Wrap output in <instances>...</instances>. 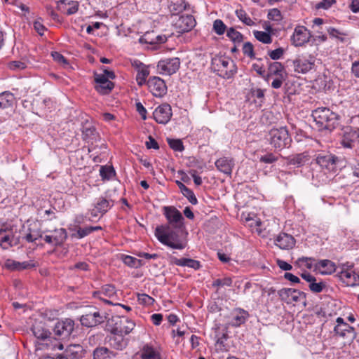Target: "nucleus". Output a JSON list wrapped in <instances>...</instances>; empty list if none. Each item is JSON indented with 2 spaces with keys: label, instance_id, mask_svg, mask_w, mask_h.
<instances>
[{
  "label": "nucleus",
  "instance_id": "obj_1",
  "mask_svg": "<svg viewBox=\"0 0 359 359\" xmlns=\"http://www.w3.org/2000/svg\"><path fill=\"white\" fill-rule=\"evenodd\" d=\"M312 117L320 130L331 131L338 124V115L327 107L313 110Z\"/></svg>",
  "mask_w": 359,
  "mask_h": 359
},
{
  "label": "nucleus",
  "instance_id": "obj_2",
  "mask_svg": "<svg viewBox=\"0 0 359 359\" xmlns=\"http://www.w3.org/2000/svg\"><path fill=\"white\" fill-rule=\"evenodd\" d=\"M169 226H158L155 230V236L163 245L172 249L182 250L185 244L180 239L179 236L174 231H167Z\"/></svg>",
  "mask_w": 359,
  "mask_h": 359
},
{
  "label": "nucleus",
  "instance_id": "obj_3",
  "mask_svg": "<svg viewBox=\"0 0 359 359\" xmlns=\"http://www.w3.org/2000/svg\"><path fill=\"white\" fill-rule=\"evenodd\" d=\"M270 144L276 149L282 150L288 147L292 141L285 127L272 128L269 132Z\"/></svg>",
  "mask_w": 359,
  "mask_h": 359
},
{
  "label": "nucleus",
  "instance_id": "obj_4",
  "mask_svg": "<svg viewBox=\"0 0 359 359\" xmlns=\"http://www.w3.org/2000/svg\"><path fill=\"white\" fill-rule=\"evenodd\" d=\"M316 58L311 54L298 55L292 62L294 71L297 74H306L315 68Z\"/></svg>",
  "mask_w": 359,
  "mask_h": 359
},
{
  "label": "nucleus",
  "instance_id": "obj_5",
  "mask_svg": "<svg viewBox=\"0 0 359 359\" xmlns=\"http://www.w3.org/2000/svg\"><path fill=\"white\" fill-rule=\"evenodd\" d=\"M337 325L334 332L336 335L345 340V343H351L356 337L354 327L350 326L341 317L337 318Z\"/></svg>",
  "mask_w": 359,
  "mask_h": 359
},
{
  "label": "nucleus",
  "instance_id": "obj_6",
  "mask_svg": "<svg viewBox=\"0 0 359 359\" xmlns=\"http://www.w3.org/2000/svg\"><path fill=\"white\" fill-rule=\"evenodd\" d=\"M114 206V201L104 197L96 199L93 208L90 210L93 217H100Z\"/></svg>",
  "mask_w": 359,
  "mask_h": 359
},
{
  "label": "nucleus",
  "instance_id": "obj_7",
  "mask_svg": "<svg viewBox=\"0 0 359 359\" xmlns=\"http://www.w3.org/2000/svg\"><path fill=\"white\" fill-rule=\"evenodd\" d=\"M196 25V20L191 15H184L176 17L173 21V26L178 33H184L191 31Z\"/></svg>",
  "mask_w": 359,
  "mask_h": 359
},
{
  "label": "nucleus",
  "instance_id": "obj_8",
  "mask_svg": "<svg viewBox=\"0 0 359 359\" xmlns=\"http://www.w3.org/2000/svg\"><path fill=\"white\" fill-rule=\"evenodd\" d=\"M180 67V60L178 57H172L161 60L158 62L157 68L159 72L165 75L175 74Z\"/></svg>",
  "mask_w": 359,
  "mask_h": 359
},
{
  "label": "nucleus",
  "instance_id": "obj_9",
  "mask_svg": "<svg viewBox=\"0 0 359 359\" xmlns=\"http://www.w3.org/2000/svg\"><path fill=\"white\" fill-rule=\"evenodd\" d=\"M163 212L168 224L173 228L180 229L182 226L184 218L177 208L172 206H165L163 208Z\"/></svg>",
  "mask_w": 359,
  "mask_h": 359
},
{
  "label": "nucleus",
  "instance_id": "obj_10",
  "mask_svg": "<svg viewBox=\"0 0 359 359\" xmlns=\"http://www.w3.org/2000/svg\"><path fill=\"white\" fill-rule=\"evenodd\" d=\"M212 64L216 71L224 73V76L229 78L236 72L235 69H231L229 71H228V67L229 65H231L232 68L234 67L233 61L229 58L224 57H215L212 59Z\"/></svg>",
  "mask_w": 359,
  "mask_h": 359
},
{
  "label": "nucleus",
  "instance_id": "obj_11",
  "mask_svg": "<svg viewBox=\"0 0 359 359\" xmlns=\"http://www.w3.org/2000/svg\"><path fill=\"white\" fill-rule=\"evenodd\" d=\"M281 300L287 304L297 302L305 299L304 292L292 288H283L278 292Z\"/></svg>",
  "mask_w": 359,
  "mask_h": 359
},
{
  "label": "nucleus",
  "instance_id": "obj_12",
  "mask_svg": "<svg viewBox=\"0 0 359 359\" xmlns=\"http://www.w3.org/2000/svg\"><path fill=\"white\" fill-rule=\"evenodd\" d=\"M149 91L156 97H161L167 92L166 85L163 79L157 76L149 79L147 82Z\"/></svg>",
  "mask_w": 359,
  "mask_h": 359
},
{
  "label": "nucleus",
  "instance_id": "obj_13",
  "mask_svg": "<svg viewBox=\"0 0 359 359\" xmlns=\"http://www.w3.org/2000/svg\"><path fill=\"white\" fill-rule=\"evenodd\" d=\"M172 115L171 107L167 103L159 105L153 113L154 120L160 124H166L170 120Z\"/></svg>",
  "mask_w": 359,
  "mask_h": 359
},
{
  "label": "nucleus",
  "instance_id": "obj_14",
  "mask_svg": "<svg viewBox=\"0 0 359 359\" xmlns=\"http://www.w3.org/2000/svg\"><path fill=\"white\" fill-rule=\"evenodd\" d=\"M311 35L309 29L304 26H297L291 37L292 43L294 46H301L307 43Z\"/></svg>",
  "mask_w": 359,
  "mask_h": 359
},
{
  "label": "nucleus",
  "instance_id": "obj_15",
  "mask_svg": "<svg viewBox=\"0 0 359 359\" xmlns=\"http://www.w3.org/2000/svg\"><path fill=\"white\" fill-rule=\"evenodd\" d=\"M248 312L243 309H235L228 317V325L232 327H239L249 318Z\"/></svg>",
  "mask_w": 359,
  "mask_h": 359
},
{
  "label": "nucleus",
  "instance_id": "obj_16",
  "mask_svg": "<svg viewBox=\"0 0 359 359\" xmlns=\"http://www.w3.org/2000/svg\"><path fill=\"white\" fill-rule=\"evenodd\" d=\"M112 331L123 335L128 334L134 329L135 324L126 317H116Z\"/></svg>",
  "mask_w": 359,
  "mask_h": 359
},
{
  "label": "nucleus",
  "instance_id": "obj_17",
  "mask_svg": "<svg viewBox=\"0 0 359 359\" xmlns=\"http://www.w3.org/2000/svg\"><path fill=\"white\" fill-rule=\"evenodd\" d=\"M337 161L338 158L330 154L318 155L316 158L317 164L328 172H335L337 170Z\"/></svg>",
  "mask_w": 359,
  "mask_h": 359
},
{
  "label": "nucleus",
  "instance_id": "obj_18",
  "mask_svg": "<svg viewBox=\"0 0 359 359\" xmlns=\"http://www.w3.org/2000/svg\"><path fill=\"white\" fill-rule=\"evenodd\" d=\"M80 321L83 326L88 327H95L102 323L103 316L100 315V313L97 310L94 309L93 311L82 315Z\"/></svg>",
  "mask_w": 359,
  "mask_h": 359
},
{
  "label": "nucleus",
  "instance_id": "obj_19",
  "mask_svg": "<svg viewBox=\"0 0 359 359\" xmlns=\"http://www.w3.org/2000/svg\"><path fill=\"white\" fill-rule=\"evenodd\" d=\"M358 139H359V129L346 128L341 137V144L344 148L352 149Z\"/></svg>",
  "mask_w": 359,
  "mask_h": 359
},
{
  "label": "nucleus",
  "instance_id": "obj_20",
  "mask_svg": "<svg viewBox=\"0 0 359 359\" xmlns=\"http://www.w3.org/2000/svg\"><path fill=\"white\" fill-rule=\"evenodd\" d=\"M338 276L347 286H356L359 285V275L353 268L343 269L338 273Z\"/></svg>",
  "mask_w": 359,
  "mask_h": 359
},
{
  "label": "nucleus",
  "instance_id": "obj_21",
  "mask_svg": "<svg viewBox=\"0 0 359 359\" xmlns=\"http://www.w3.org/2000/svg\"><path fill=\"white\" fill-rule=\"evenodd\" d=\"M74 325V323L72 319L66 318L56 323L54 327V332L59 337H67L73 331Z\"/></svg>",
  "mask_w": 359,
  "mask_h": 359
},
{
  "label": "nucleus",
  "instance_id": "obj_22",
  "mask_svg": "<svg viewBox=\"0 0 359 359\" xmlns=\"http://www.w3.org/2000/svg\"><path fill=\"white\" fill-rule=\"evenodd\" d=\"M276 246L282 250L292 249L295 245L294 237L286 233H279L274 240Z\"/></svg>",
  "mask_w": 359,
  "mask_h": 359
},
{
  "label": "nucleus",
  "instance_id": "obj_23",
  "mask_svg": "<svg viewBox=\"0 0 359 359\" xmlns=\"http://www.w3.org/2000/svg\"><path fill=\"white\" fill-rule=\"evenodd\" d=\"M128 343V339L125 338L123 334L116 333L111 330V334L109 337V346L116 350L124 349Z\"/></svg>",
  "mask_w": 359,
  "mask_h": 359
},
{
  "label": "nucleus",
  "instance_id": "obj_24",
  "mask_svg": "<svg viewBox=\"0 0 359 359\" xmlns=\"http://www.w3.org/2000/svg\"><path fill=\"white\" fill-rule=\"evenodd\" d=\"M96 90L103 95L108 94L114 88V83L105 78V75H95Z\"/></svg>",
  "mask_w": 359,
  "mask_h": 359
},
{
  "label": "nucleus",
  "instance_id": "obj_25",
  "mask_svg": "<svg viewBox=\"0 0 359 359\" xmlns=\"http://www.w3.org/2000/svg\"><path fill=\"white\" fill-rule=\"evenodd\" d=\"M57 6L64 13L69 15L78 11L79 2L73 0H61Z\"/></svg>",
  "mask_w": 359,
  "mask_h": 359
},
{
  "label": "nucleus",
  "instance_id": "obj_26",
  "mask_svg": "<svg viewBox=\"0 0 359 359\" xmlns=\"http://www.w3.org/2000/svg\"><path fill=\"white\" fill-rule=\"evenodd\" d=\"M335 270V264L328 259L320 260L317 262V265H316V271H318L321 274H331L334 272Z\"/></svg>",
  "mask_w": 359,
  "mask_h": 359
},
{
  "label": "nucleus",
  "instance_id": "obj_27",
  "mask_svg": "<svg viewBox=\"0 0 359 359\" xmlns=\"http://www.w3.org/2000/svg\"><path fill=\"white\" fill-rule=\"evenodd\" d=\"M133 65H135V67L137 69V73L136 75V81H137L138 85L142 86V85L145 84L147 83L146 79L149 74V71L148 69V67L145 65L142 64L140 62H137V61H135L134 62Z\"/></svg>",
  "mask_w": 359,
  "mask_h": 359
},
{
  "label": "nucleus",
  "instance_id": "obj_28",
  "mask_svg": "<svg viewBox=\"0 0 359 359\" xmlns=\"http://www.w3.org/2000/svg\"><path fill=\"white\" fill-rule=\"evenodd\" d=\"M217 168L227 175H230L232 172L233 163L231 159L228 158H220L215 162Z\"/></svg>",
  "mask_w": 359,
  "mask_h": 359
},
{
  "label": "nucleus",
  "instance_id": "obj_29",
  "mask_svg": "<svg viewBox=\"0 0 359 359\" xmlns=\"http://www.w3.org/2000/svg\"><path fill=\"white\" fill-rule=\"evenodd\" d=\"M171 262L177 266H187L194 269H198L201 267V264L198 261L189 258H176L172 257Z\"/></svg>",
  "mask_w": 359,
  "mask_h": 359
},
{
  "label": "nucleus",
  "instance_id": "obj_30",
  "mask_svg": "<svg viewBox=\"0 0 359 359\" xmlns=\"http://www.w3.org/2000/svg\"><path fill=\"white\" fill-rule=\"evenodd\" d=\"M140 357L142 359H161L160 353L149 344L143 346L141 349Z\"/></svg>",
  "mask_w": 359,
  "mask_h": 359
},
{
  "label": "nucleus",
  "instance_id": "obj_31",
  "mask_svg": "<svg viewBox=\"0 0 359 359\" xmlns=\"http://www.w3.org/2000/svg\"><path fill=\"white\" fill-rule=\"evenodd\" d=\"M32 331L34 337L39 339H46L50 336V331L41 323L34 324Z\"/></svg>",
  "mask_w": 359,
  "mask_h": 359
},
{
  "label": "nucleus",
  "instance_id": "obj_32",
  "mask_svg": "<svg viewBox=\"0 0 359 359\" xmlns=\"http://www.w3.org/2000/svg\"><path fill=\"white\" fill-rule=\"evenodd\" d=\"M309 160L306 153L297 154L291 155L287 158V163L290 165L300 167L304 165Z\"/></svg>",
  "mask_w": 359,
  "mask_h": 359
},
{
  "label": "nucleus",
  "instance_id": "obj_33",
  "mask_svg": "<svg viewBox=\"0 0 359 359\" xmlns=\"http://www.w3.org/2000/svg\"><path fill=\"white\" fill-rule=\"evenodd\" d=\"M146 43L150 44L163 43L167 41L165 35L156 34L154 32H147L144 35Z\"/></svg>",
  "mask_w": 359,
  "mask_h": 359
},
{
  "label": "nucleus",
  "instance_id": "obj_34",
  "mask_svg": "<svg viewBox=\"0 0 359 359\" xmlns=\"http://www.w3.org/2000/svg\"><path fill=\"white\" fill-rule=\"evenodd\" d=\"M284 72L283 65L279 62H272L269 65L268 68V78H271L273 76H283Z\"/></svg>",
  "mask_w": 359,
  "mask_h": 359
},
{
  "label": "nucleus",
  "instance_id": "obj_35",
  "mask_svg": "<svg viewBox=\"0 0 359 359\" xmlns=\"http://www.w3.org/2000/svg\"><path fill=\"white\" fill-rule=\"evenodd\" d=\"M176 184H177L182 194L189 200L191 204L196 205L198 203L196 197L190 189L187 188L182 182L178 180L176 181Z\"/></svg>",
  "mask_w": 359,
  "mask_h": 359
},
{
  "label": "nucleus",
  "instance_id": "obj_36",
  "mask_svg": "<svg viewBox=\"0 0 359 359\" xmlns=\"http://www.w3.org/2000/svg\"><path fill=\"white\" fill-rule=\"evenodd\" d=\"M296 264L302 269L305 268L307 269H313L316 271V265H317V262L313 258L302 257L297 260Z\"/></svg>",
  "mask_w": 359,
  "mask_h": 359
},
{
  "label": "nucleus",
  "instance_id": "obj_37",
  "mask_svg": "<svg viewBox=\"0 0 359 359\" xmlns=\"http://www.w3.org/2000/svg\"><path fill=\"white\" fill-rule=\"evenodd\" d=\"M15 97L10 92H4L0 94V109L11 107L14 102Z\"/></svg>",
  "mask_w": 359,
  "mask_h": 359
},
{
  "label": "nucleus",
  "instance_id": "obj_38",
  "mask_svg": "<svg viewBox=\"0 0 359 359\" xmlns=\"http://www.w3.org/2000/svg\"><path fill=\"white\" fill-rule=\"evenodd\" d=\"M115 354L106 347L97 348L93 352L94 359H111Z\"/></svg>",
  "mask_w": 359,
  "mask_h": 359
},
{
  "label": "nucleus",
  "instance_id": "obj_39",
  "mask_svg": "<svg viewBox=\"0 0 359 359\" xmlns=\"http://www.w3.org/2000/svg\"><path fill=\"white\" fill-rule=\"evenodd\" d=\"M13 236L7 233L5 229L0 230V245L6 249L12 246Z\"/></svg>",
  "mask_w": 359,
  "mask_h": 359
},
{
  "label": "nucleus",
  "instance_id": "obj_40",
  "mask_svg": "<svg viewBox=\"0 0 359 359\" xmlns=\"http://www.w3.org/2000/svg\"><path fill=\"white\" fill-rule=\"evenodd\" d=\"M100 175L103 180H109L115 175V170L112 166L102 165L100 168Z\"/></svg>",
  "mask_w": 359,
  "mask_h": 359
},
{
  "label": "nucleus",
  "instance_id": "obj_41",
  "mask_svg": "<svg viewBox=\"0 0 359 359\" xmlns=\"http://www.w3.org/2000/svg\"><path fill=\"white\" fill-rule=\"evenodd\" d=\"M53 240L55 241V245L62 244L67 238V235L65 229H59L54 231Z\"/></svg>",
  "mask_w": 359,
  "mask_h": 359
},
{
  "label": "nucleus",
  "instance_id": "obj_42",
  "mask_svg": "<svg viewBox=\"0 0 359 359\" xmlns=\"http://www.w3.org/2000/svg\"><path fill=\"white\" fill-rule=\"evenodd\" d=\"M254 36L258 41L264 43L269 44L272 42L271 36L267 32L262 31H255Z\"/></svg>",
  "mask_w": 359,
  "mask_h": 359
},
{
  "label": "nucleus",
  "instance_id": "obj_43",
  "mask_svg": "<svg viewBox=\"0 0 359 359\" xmlns=\"http://www.w3.org/2000/svg\"><path fill=\"white\" fill-rule=\"evenodd\" d=\"M236 14L238 18L246 25L252 26L255 25L253 20L247 15L244 10H236Z\"/></svg>",
  "mask_w": 359,
  "mask_h": 359
},
{
  "label": "nucleus",
  "instance_id": "obj_44",
  "mask_svg": "<svg viewBox=\"0 0 359 359\" xmlns=\"http://www.w3.org/2000/svg\"><path fill=\"white\" fill-rule=\"evenodd\" d=\"M123 261L126 265L130 267L138 268L142 265V261L140 259L129 255H126L123 257Z\"/></svg>",
  "mask_w": 359,
  "mask_h": 359
},
{
  "label": "nucleus",
  "instance_id": "obj_45",
  "mask_svg": "<svg viewBox=\"0 0 359 359\" xmlns=\"http://www.w3.org/2000/svg\"><path fill=\"white\" fill-rule=\"evenodd\" d=\"M245 221L248 222V226L250 228L255 229L256 231L260 233L261 231H259L258 228L261 226L262 222L260 219L257 218L255 214H252V217L249 215L248 217L245 218Z\"/></svg>",
  "mask_w": 359,
  "mask_h": 359
},
{
  "label": "nucleus",
  "instance_id": "obj_46",
  "mask_svg": "<svg viewBox=\"0 0 359 359\" xmlns=\"http://www.w3.org/2000/svg\"><path fill=\"white\" fill-rule=\"evenodd\" d=\"M226 36L235 43H241L243 41V35L232 27L227 30Z\"/></svg>",
  "mask_w": 359,
  "mask_h": 359
},
{
  "label": "nucleus",
  "instance_id": "obj_47",
  "mask_svg": "<svg viewBox=\"0 0 359 359\" xmlns=\"http://www.w3.org/2000/svg\"><path fill=\"white\" fill-rule=\"evenodd\" d=\"M101 293L107 297L114 298L116 296V290L112 285H105L102 287Z\"/></svg>",
  "mask_w": 359,
  "mask_h": 359
},
{
  "label": "nucleus",
  "instance_id": "obj_48",
  "mask_svg": "<svg viewBox=\"0 0 359 359\" xmlns=\"http://www.w3.org/2000/svg\"><path fill=\"white\" fill-rule=\"evenodd\" d=\"M226 25L222 20L217 19L213 22V30L218 35L223 34L226 31Z\"/></svg>",
  "mask_w": 359,
  "mask_h": 359
},
{
  "label": "nucleus",
  "instance_id": "obj_49",
  "mask_svg": "<svg viewBox=\"0 0 359 359\" xmlns=\"http://www.w3.org/2000/svg\"><path fill=\"white\" fill-rule=\"evenodd\" d=\"M168 143L170 148L177 151H182L184 146L182 142L179 139H168Z\"/></svg>",
  "mask_w": 359,
  "mask_h": 359
},
{
  "label": "nucleus",
  "instance_id": "obj_50",
  "mask_svg": "<svg viewBox=\"0 0 359 359\" xmlns=\"http://www.w3.org/2000/svg\"><path fill=\"white\" fill-rule=\"evenodd\" d=\"M232 284V280L229 277H225L224 278H218L213 281L212 286L213 287H224V286H231Z\"/></svg>",
  "mask_w": 359,
  "mask_h": 359
},
{
  "label": "nucleus",
  "instance_id": "obj_51",
  "mask_svg": "<svg viewBox=\"0 0 359 359\" xmlns=\"http://www.w3.org/2000/svg\"><path fill=\"white\" fill-rule=\"evenodd\" d=\"M72 348H80L79 346H70L67 350L65 351L67 358L70 357L73 359H77L81 355L82 350H72Z\"/></svg>",
  "mask_w": 359,
  "mask_h": 359
},
{
  "label": "nucleus",
  "instance_id": "obj_52",
  "mask_svg": "<svg viewBox=\"0 0 359 359\" xmlns=\"http://www.w3.org/2000/svg\"><path fill=\"white\" fill-rule=\"evenodd\" d=\"M278 156L273 153H267L259 158V161L264 163H272L278 161Z\"/></svg>",
  "mask_w": 359,
  "mask_h": 359
},
{
  "label": "nucleus",
  "instance_id": "obj_53",
  "mask_svg": "<svg viewBox=\"0 0 359 359\" xmlns=\"http://www.w3.org/2000/svg\"><path fill=\"white\" fill-rule=\"evenodd\" d=\"M325 29L327 32L331 37H334L339 39L341 41H344V38L341 36H344L346 35L345 34L340 32L339 30L332 27H326Z\"/></svg>",
  "mask_w": 359,
  "mask_h": 359
},
{
  "label": "nucleus",
  "instance_id": "obj_54",
  "mask_svg": "<svg viewBox=\"0 0 359 359\" xmlns=\"http://www.w3.org/2000/svg\"><path fill=\"white\" fill-rule=\"evenodd\" d=\"M268 18L274 21H280L282 20V15L278 8H273L269 11Z\"/></svg>",
  "mask_w": 359,
  "mask_h": 359
},
{
  "label": "nucleus",
  "instance_id": "obj_55",
  "mask_svg": "<svg viewBox=\"0 0 359 359\" xmlns=\"http://www.w3.org/2000/svg\"><path fill=\"white\" fill-rule=\"evenodd\" d=\"M137 300L140 304L144 305H151L154 302V299L152 297L146 294H138Z\"/></svg>",
  "mask_w": 359,
  "mask_h": 359
},
{
  "label": "nucleus",
  "instance_id": "obj_56",
  "mask_svg": "<svg viewBox=\"0 0 359 359\" xmlns=\"http://www.w3.org/2000/svg\"><path fill=\"white\" fill-rule=\"evenodd\" d=\"M22 264H25V263H20L12 259H7L5 262V267L10 270H20Z\"/></svg>",
  "mask_w": 359,
  "mask_h": 359
},
{
  "label": "nucleus",
  "instance_id": "obj_57",
  "mask_svg": "<svg viewBox=\"0 0 359 359\" xmlns=\"http://www.w3.org/2000/svg\"><path fill=\"white\" fill-rule=\"evenodd\" d=\"M283 54L284 50L282 48H278L277 49L269 52V55L273 60L281 58Z\"/></svg>",
  "mask_w": 359,
  "mask_h": 359
},
{
  "label": "nucleus",
  "instance_id": "obj_58",
  "mask_svg": "<svg viewBox=\"0 0 359 359\" xmlns=\"http://www.w3.org/2000/svg\"><path fill=\"white\" fill-rule=\"evenodd\" d=\"M51 55L53 58V60L57 62V63L63 65H66L68 64L67 60L66 58L60 53L58 52H53L51 53Z\"/></svg>",
  "mask_w": 359,
  "mask_h": 359
},
{
  "label": "nucleus",
  "instance_id": "obj_59",
  "mask_svg": "<svg viewBox=\"0 0 359 359\" xmlns=\"http://www.w3.org/2000/svg\"><path fill=\"white\" fill-rule=\"evenodd\" d=\"M92 232H93V229L90 228V226H87L85 228L79 227L77 229L76 234H77V237L79 238H84L85 236L89 235Z\"/></svg>",
  "mask_w": 359,
  "mask_h": 359
},
{
  "label": "nucleus",
  "instance_id": "obj_60",
  "mask_svg": "<svg viewBox=\"0 0 359 359\" xmlns=\"http://www.w3.org/2000/svg\"><path fill=\"white\" fill-rule=\"evenodd\" d=\"M9 67L13 70H21L27 67L25 62L22 61H13L9 63Z\"/></svg>",
  "mask_w": 359,
  "mask_h": 359
},
{
  "label": "nucleus",
  "instance_id": "obj_61",
  "mask_svg": "<svg viewBox=\"0 0 359 359\" xmlns=\"http://www.w3.org/2000/svg\"><path fill=\"white\" fill-rule=\"evenodd\" d=\"M324 287L325 284L323 282L315 283V281H313L309 284L310 290L316 293L322 292Z\"/></svg>",
  "mask_w": 359,
  "mask_h": 359
},
{
  "label": "nucleus",
  "instance_id": "obj_62",
  "mask_svg": "<svg viewBox=\"0 0 359 359\" xmlns=\"http://www.w3.org/2000/svg\"><path fill=\"white\" fill-rule=\"evenodd\" d=\"M41 237L42 234L39 231H30L26 235L25 239L27 242L32 243Z\"/></svg>",
  "mask_w": 359,
  "mask_h": 359
},
{
  "label": "nucleus",
  "instance_id": "obj_63",
  "mask_svg": "<svg viewBox=\"0 0 359 359\" xmlns=\"http://www.w3.org/2000/svg\"><path fill=\"white\" fill-rule=\"evenodd\" d=\"M243 51L245 55H247L250 57H253V46L251 43L247 42L244 43L243 46Z\"/></svg>",
  "mask_w": 359,
  "mask_h": 359
},
{
  "label": "nucleus",
  "instance_id": "obj_64",
  "mask_svg": "<svg viewBox=\"0 0 359 359\" xmlns=\"http://www.w3.org/2000/svg\"><path fill=\"white\" fill-rule=\"evenodd\" d=\"M335 3V0H323V1L321 2H319L317 5H316V8L318 9H320V8H323V9H327L329 8L330 7H331V6Z\"/></svg>",
  "mask_w": 359,
  "mask_h": 359
}]
</instances>
